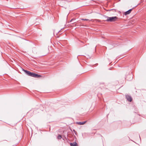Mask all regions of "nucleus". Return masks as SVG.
I'll use <instances>...</instances> for the list:
<instances>
[{
    "label": "nucleus",
    "mask_w": 146,
    "mask_h": 146,
    "mask_svg": "<svg viewBox=\"0 0 146 146\" xmlns=\"http://www.w3.org/2000/svg\"><path fill=\"white\" fill-rule=\"evenodd\" d=\"M107 18L106 21L108 22H113L116 21L118 18L116 17H109L107 16H105Z\"/></svg>",
    "instance_id": "1"
},
{
    "label": "nucleus",
    "mask_w": 146,
    "mask_h": 146,
    "mask_svg": "<svg viewBox=\"0 0 146 146\" xmlns=\"http://www.w3.org/2000/svg\"><path fill=\"white\" fill-rule=\"evenodd\" d=\"M29 76L35 78H38L41 76L40 75H38L34 72H31L30 73Z\"/></svg>",
    "instance_id": "2"
},
{
    "label": "nucleus",
    "mask_w": 146,
    "mask_h": 146,
    "mask_svg": "<svg viewBox=\"0 0 146 146\" xmlns=\"http://www.w3.org/2000/svg\"><path fill=\"white\" fill-rule=\"evenodd\" d=\"M133 77L132 74L127 75L126 76V78L127 80L130 81L132 79Z\"/></svg>",
    "instance_id": "3"
},
{
    "label": "nucleus",
    "mask_w": 146,
    "mask_h": 146,
    "mask_svg": "<svg viewBox=\"0 0 146 146\" xmlns=\"http://www.w3.org/2000/svg\"><path fill=\"white\" fill-rule=\"evenodd\" d=\"M125 98L127 101L129 102H131L132 101V98L131 96L128 95H125Z\"/></svg>",
    "instance_id": "4"
},
{
    "label": "nucleus",
    "mask_w": 146,
    "mask_h": 146,
    "mask_svg": "<svg viewBox=\"0 0 146 146\" xmlns=\"http://www.w3.org/2000/svg\"><path fill=\"white\" fill-rule=\"evenodd\" d=\"M132 9H131L128 10V11L125 12L124 13V15H127L129 14L131 11Z\"/></svg>",
    "instance_id": "5"
},
{
    "label": "nucleus",
    "mask_w": 146,
    "mask_h": 146,
    "mask_svg": "<svg viewBox=\"0 0 146 146\" xmlns=\"http://www.w3.org/2000/svg\"><path fill=\"white\" fill-rule=\"evenodd\" d=\"M86 122V121H84L82 122H76V123L77 124H78L79 125H82L84 124Z\"/></svg>",
    "instance_id": "6"
},
{
    "label": "nucleus",
    "mask_w": 146,
    "mask_h": 146,
    "mask_svg": "<svg viewBox=\"0 0 146 146\" xmlns=\"http://www.w3.org/2000/svg\"><path fill=\"white\" fill-rule=\"evenodd\" d=\"M70 144L71 146H77V144L76 142H74L73 143H71Z\"/></svg>",
    "instance_id": "7"
},
{
    "label": "nucleus",
    "mask_w": 146,
    "mask_h": 146,
    "mask_svg": "<svg viewBox=\"0 0 146 146\" xmlns=\"http://www.w3.org/2000/svg\"><path fill=\"white\" fill-rule=\"evenodd\" d=\"M23 70L24 71V72H25L26 74L29 76V75L30 74V73L31 72L24 69H23Z\"/></svg>",
    "instance_id": "8"
},
{
    "label": "nucleus",
    "mask_w": 146,
    "mask_h": 146,
    "mask_svg": "<svg viewBox=\"0 0 146 146\" xmlns=\"http://www.w3.org/2000/svg\"><path fill=\"white\" fill-rule=\"evenodd\" d=\"M62 138V136L61 135H59L58 136V139H60Z\"/></svg>",
    "instance_id": "9"
},
{
    "label": "nucleus",
    "mask_w": 146,
    "mask_h": 146,
    "mask_svg": "<svg viewBox=\"0 0 146 146\" xmlns=\"http://www.w3.org/2000/svg\"><path fill=\"white\" fill-rule=\"evenodd\" d=\"M80 20H84V21H88L89 20L87 19H80Z\"/></svg>",
    "instance_id": "10"
},
{
    "label": "nucleus",
    "mask_w": 146,
    "mask_h": 146,
    "mask_svg": "<svg viewBox=\"0 0 146 146\" xmlns=\"http://www.w3.org/2000/svg\"><path fill=\"white\" fill-rule=\"evenodd\" d=\"M73 132H74V133H75V134H76V132L75 131V130H73Z\"/></svg>",
    "instance_id": "11"
},
{
    "label": "nucleus",
    "mask_w": 146,
    "mask_h": 146,
    "mask_svg": "<svg viewBox=\"0 0 146 146\" xmlns=\"http://www.w3.org/2000/svg\"><path fill=\"white\" fill-rule=\"evenodd\" d=\"M75 20L74 19H72L71 21H70V22H71L72 21H73V20Z\"/></svg>",
    "instance_id": "12"
}]
</instances>
